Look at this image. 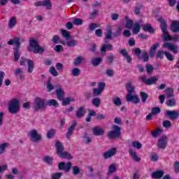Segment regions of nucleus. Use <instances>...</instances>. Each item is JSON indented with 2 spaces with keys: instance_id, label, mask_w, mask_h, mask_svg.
<instances>
[{
  "instance_id": "nucleus-1",
  "label": "nucleus",
  "mask_w": 179,
  "mask_h": 179,
  "mask_svg": "<svg viewBox=\"0 0 179 179\" xmlns=\"http://www.w3.org/2000/svg\"><path fill=\"white\" fill-rule=\"evenodd\" d=\"M7 44L8 45H13V44H15V47L13 48L14 50V58L13 62H17L20 58V52H19V50H20V38L17 36L13 37V38L10 39L7 42Z\"/></svg>"
},
{
  "instance_id": "nucleus-2",
  "label": "nucleus",
  "mask_w": 179,
  "mask_h": 179,
  "mask_svg": "<svg viewBox=\"0 0 179 179\" xmlns=\"http://www.w3.org/2000/svg\"><path fill=\"white\" fill-rule=\"evenodd\" d=\"M28 51L30 52H34V54H43V52L45 51V48L40 46L38 41L34 39V38H30L29 48H28Z\"/></svg>"
},
{
  "instance_id": "nucleus-3",
  "label": "nucleus",
  "mask_w": 179,
  "mask_h": 179,
  "mask_svg": "<svg viewBox=\"0 0 179 179\" xmlns=\"http://www.w3.org/2000/svg\"><path fill=\"white\" fill-rule=\"evenodd\" d=\"M158 22L160 23V29L163 33L162 38L164 41H173V36L167 31V22L163 18H159Z\"/></svg>"
},
{
  "instance_id": "nucleus-4",
  "label": "nucleus",
  "mask_w": 179,
  "mask_h": 179,
  "mask_svg": "<svg viewBox=\"0 0 179 179\" xmlns=\"http://www.w3.org/2000/svg\"><path fill=\"white\" fill-rule=\"evenodd\" d=\"M33 108L34 111H41V110H45L47 108V103L45 99L36 97L34 100Z\"/></svg>"
},
{
  "instance_id": "nucleus-5",
  "label": "nucleus",
  "mask_w": 179,
  "mask_h": 179,
  "mask_svg": "<svg viewBox=\"0 0 179 179\" xmlns=\"http://www.w3.org/2000/svg\"><path fill=\"white\" fill-rule=\"evenodd\" d=\"M8 113L10 114H17L20 111V102L16 99H13L8 102Z\"/></svg>"
},
{
  "instance_id": "nucleus-6",
  "label": "nucleus",
  "mask_w": 179,
  "mask_h": 179,
  "mask_svg": "<svg viewBox=\"0 0 179 179\" xmlns=\"http://www.w3.org/2000/svg\"><path fill=\"white\" fill-rule=\"evenodd\" d=\"M133 52L136 55L137 58L140 60L143 61V62H149V54L145 50H141V48H136L133 50Z\"/></svg>"
},
{
  "instance_id": "nucleus-7",
  "label": "nucleus",
  "mask_w": 179,
  "mask_h": 179,
  "mask_svg": "<svg viewBox=\"0 0 179 179\" xmlns=\"http://www.w3.org/2000/svg\"><path fill=\"white\" fill-rule=\"evenodd\" d=\"M112 131L108 133V138L110 139H118L121 136V127L117 125H112Z\"/></svg>"
},
{
  "instance_id": "nucleus-8",
  "label": "nucleus",
  "mask_w": 179,
  "mask_h": 179,
  "mask_svg": "<svg viewBox=\"0 0 179 179\" xmlns=\"http://www.w3.org/2000/svg\"><path fill=\"white\" fill-rule=\"evenodd\" d=\"M71 169H72V162H61L59 163L58 169L59 170V171H63L65 173H69Z\"/></svg>"
},
{
  "instance_id": "nucleus-9",
  "label": "nucleus",
  "mask_w": 179,
  "mask_h": 179,
  "mask_svg": "<svg viewBox=\"0 0 179 179\" xmlns=\"http://www.w3.org/2000/svg\"><path fill=\"white\" fill-rule=\"evenodd\" d=\"M34 5L36 6V8H38V6H44L46 8V9H48V10L52 9V3L50 0L36 1L34 3Z\"/></svg>"
},
{
  "instance_id": "nucleus-10",
  "label": "nucleus",
  "mask_w": 179,
  "mask_h": 179,
  "mask_svg": "<svg viewBox=\"0 0 179 179\" xmlns=\"http://www.w3.org/2000/svg\"><path fill=\"white\" fill-rule=\"evenodd\" d=\"M126 101L127 103H133V104H139L141 99L138 94H127L126 95Z\"/></svg>"
},
{
  "instance_id": "nucleus-11",
  "label": "nucleus",
  "mask_w": 179,
  "mask_h": 179,
  "mask_svg": "<svg viewBox=\"0 0 179 179\" xmlns=\"http://www.w3.org/2000/svg\"><path fill=\"white\" fill-rule=\"evenodd\" d=\"M55 87L57 88L55 91L57 99L59 100V101H62L64 99H65V91L59 84H57Z\"/></svg>"
},
{
  "instance_id": "nucleus-12",
  "label": "nucleus",
  "mask_w": 179,
  "mask_h": 179,
  "mask_svg": "<svg viewBox=\"0 0 179 179\" xmlns=\"http://www.w3.org/2000/svg\"><path fill=\"white\" fill-rule=\"evenodd\" d=\"M115 155H117V148H112L109 150L105 152L102 155V156H103V159H105V160H107V159L113 157V156H115Z\"/></svg>"
},
{
  "instance_id": "nucleus-13",
  "label": "nucleus",
  "mask_w": 179,
  "mask_h": 179,
  "mask_svg": "<svg viewBox=\"0 0 179 179\" xmlns=\"http://www.w3.org/2000/svg\"><path fill=\"white\" fill-rule=\"evenodd\" d=\"M163 48H168L170 51H172L174 54L178 53V46L173 43H164L162 45Z\"/></svg>"
},
{
  "instance_id": "nucleus-14",
  "label": "nucleus",
  "mask_w": 179,
  "mask_h": 179,
  "mask_svg": "<svg viewBox=\"0 0 179 179\" xmlns=\"http://www.w3.org/2000/svg\"><path fill=\"white\" fill-rule=\"evenodd\" d=\"M29 136L32 138V142H38L41 141V134H38L37 130L33 129L29 132Z\"/></svg>"
},
{
  "instance_id": "nucleus-15",
  "label": "nucleus",
  "mask_w": 179,
  "mask_h": 179,
  "mask_svg": "<svg viewBox=\"0 0 179 179\" xmlns=\"http://www.w3.org/2000/svg\"><path fill=\"white\" fill-rule=\"evenodd\" d=\"M167 147V136H164L158 140V148L164 150Z\"/></svg>"
},
{
  "instance_id": "nucleus-16",
  "label": "nucleus",
  "mask_w": 179,
  "mask_h": 179,
  "mask_svg": "<svg viewBox=\"0 0 179 179\" xmlns=\"http://www.w3.org/2000/svg\"><path fill=\"white\" fill-rule=\"evenodd\" d=\"M166 115L169 120L174 121V120H177L179 117V112L177 110H167Z\"/></svg>"
},
{
  "instance_id": "nucleus-17",
  "label": "nucleus",
  "mask_w": 179,
  "mask_h": 179,
  "mask_svg": "<svg viewBox=\"0 0 179 179\" xmlns=\"http://www.w3.org/2000/svg\"><path fill=\"white\" fill-rule=\"evenodd\" d=\"M141 80L145 85H148V86H150V85H155L156 82H157V78L156 77H151L150 78L146 79L145 76H142L141 77Z\"/></svg>"
},
{
  "instance_id": "nucleus-18",
  "label": "nucleus",
  "mask_w": 179,
  "mask_h": 179,
  "mask_svg": "<svg viewBox=\"0 0 179 179\" xmlns=\"http://www.w3.org/2000/svg\"><path fill=\"white\" fill-rule=\"evenodd\" d=\"M92 134L95 136H101V135L104 134V129L100 127H94L92 129Z\"/></svg>"
},
{
  "instance_id": "nucleus-19",
  "label": "nucleus",
  "mask_w": 179,
  "mask_h": 179,
  "mask_svg": "<svg viewBox=\"0 0 179 179\" xmlns=\"http://www.w3.org/2000/svg\"><path fill=\"white\" fill-rule=\"evenodd\" d=\"M142 29L143 31H146L148 33H150V34H155V32L156 31V30L153 29V27H152V24H143Z\"/></svg>"
},
{
  "instance_id": "nucleus-20",
  "label": "nucleus",
  "mask_w": 179,
  "mask_h": 179,
  "mask_svg": "<svg viewBox=\"0 0 179 179\" xmlns=\"http://www.w3.org/2000/svg\"><path fill=\"white\" fill-rule=\"evenodd\" d=\"M171 30L173 33H179V21L173 20L171 24Z\"/></svg>"
},
{
  "instance_id": "nucleus-21",
  "label": "nucleus",
  "mask_w": 179,
  "mask_h": 179,
  "mask_svg": "<svg viewBox=\"0 0 179 179\" xmlns=\"http://www.w3.org/2000/svg\"><path fill=\"white\" fill-rule=\"evenodd\" d=\"M160 47V44L159 43H157L154 44L150 49V57L153 58L155 55H156V51L157 50V48Z\"/></svg>"
},
{
  "instance_id": "nucleus-22",
  "label": "nucleus",
  "mask_w": 179,
  "mask_h": 179,
  "mask_svg": "<svg viewBox=\"0 0 179 179\" xmlns=\"http://www.w3.org/2000/svg\"><path fill=\"white\" fill-rule=\"evenodd\" d=\"M56 153L59 156L64 152V145L60 141H57L55 143Z\"/></svg>"
},
{
  "instance_id": "nucleus-23",
  "label": "nucleus",
  "mask_w": 179,
  "mask_h": 179,
  "mask_svg": "<svg viewBox=\"0 0 179 179\" xmlns=\"http://www.w3.org/2000/svg\"><path fill=\"white\" fill-rule=\"evenodd\" d=\"M86 114V110H85V106H80L76 111V117L77 118H82Z\"/></svg>"
},
{
  "instance_id": "nucleus-24",
  "label": "nucleus",
  "mask_w": 179,
  "mask_h": 179,
  "mask_svg": "<svg viewBox=\"0 0 179 179\" xmlns=\"http://www.w3.org/2000/svg\"><path fill=\"white\" fill-rule=\"evenodd\" d=\"M120 54L126 58L127 61V64H132V57L128 54V52H127V50L122 49L120 50Z\"/></svg>"
},
{
  "instance_id": "nucleus-25",
  "label": "nucleus",
  "mask_w": 179,
  "mask_h": 179,
  "mask_svg": "<svg viewBox=\"0 0 179 179\" xmlns=\"http://www.w3.org/2000/svg\"><path fill=\"white\" fill-rule=\"evenodd\" d=\"M129 155L132 157L133 160L136 162V163H139L141 162V157H138V154H136V152H135L134 150L130 149L129 150Z\"/></svg>"
},
{
  "instance_id": "nucleus-26",
  "label": "nucleus",
  "mask_w": 179,
  "mask_h": 179,
  "mask_svg": "<svg viewBox=\"0 0 179 179\" xmlns=\"http://www.w3.org/2000/svg\"><path fill=\"white\" fill-rule=\"evenodd\" d=\"M163 176H164V171L162 170L154 171L152 173V178L155 179L163 178Z\"/></svg>"
},
{
  "instance_id": "nucleus-27",
  "label": "nucleus",
  "mask_w": 179,
  "mask_h": 179,
  "mask_svg": "<svg viewBox=\"0 0 179 179\" xmlns=\"http://www.w3.org/2000/svg\"><path fill=\"white\" fill-rule=\"evenodd\" d=\"M126 90H127V94L135 93V87L132 85V81H129L126 85Z\"/></svg>"
},
{
  "instance_id": "nucleus-28",
  "label": "nucleus",
  "mask_w": 179,
  "mask_h": 179,
  "mask_svg": "<svg viewBox=\"0 0 179 179\" xmlns=\"http://www.w3.org/2000/svg\"><path fill=\"white\" fill-rule=\"evenodd\" d=\"M43 162L46 163L48 166H52V163H54V157L50 155H45L43 157Z\"/></svg>"
},
{
  "instance_id": "nucleus-29",
  "label": "nucleus",
  "mask_w": 179,
  "mask_h": 179,
  "mask_svg": "<svg viewBox=\"0 0 179 179\" xmlns=\"http://www.w3.org/2000/svg\"><path fill=\"white\" fill-rule=\"evenodd\" d=\"M126 22L125 27L126 29H132L134 27V21L132 20H129V17L126 15L124 17Z\"/></svg>"
},
{
  "instance_id": "nucleus-30",
  "label": "nucleus",
  "mask_w": 179,
  "mask_h": 179,
  "mask_svg": "<svg viewBox=\"0 0 179 179\" xmlns=\"http://www.w3.org/2000/svg\"><path fill=\"white\" fill-rule=\"evenodd\" d=\"M47 106H52L53 107H55V108H58V107H59V103H58V101L55 99H49L46 101V107Z\"/></svg>"
},
{
  "instance_id": "nucleus-31",
  "label": "nucleus",
  "mask_w": 179,
  "mask_h": 179,
  "mask_svg": "<svg viewBox=\"0 0 179 179\" xmlns=\"http://www.w3.org/2000/svg\"><path fill=\"white\" fill-rule=\"evenodd\" d=\"M59 157L62 159H67V160H72V159H73L72 155L66 151H63Z\"/></svg>"
},
{
  "instance_id": "nucleus-32",
  "label": "nucleus",
  "mask_w": 179,
  "mask_h": 179,
  "mask_svg": "<svg viewBox=\"0 0 179 179\" xmlns=\"http://www.w3.org/2000/svg\"><path fill=\"white\" fill-rule=\"evenodd\" d=\"M113 37V29L111 26L106 27V40H111Z\"/></svg>"
},
{
  "instance_id": "nucleus-33",
  "label": "nucleus",
  "mask_w": 179,
  "mask_h": 179,
  "mask_svg": "<svg viewBox=\"0 0 179 179\" xmlns=\"http://www.w3.org/2000/svg\"><path fill=\"white\" fill-rule=\"evenodd\" d=\"M92 104L96 108H99V107H100V104H101V99L98 97L93 98L92 99Z\"/></svg>"
},
{
  "instance_id": "nucleus-34",
  "label": "nucleus",
  "mask_w": 179,
  "mask_h": 179,
  "mask_svg": "<svg viewBox=\"0 0 179 179\" xmlns=\"http://www.w3.org/2000/svg\"><path fill=\"white\" fill-rule=\"evenodd\" d=\"M60 32L64 38H66V40H70L71 33L69 31H67L66 29H61Z\"/></svg>"
},
{
  "instance_id": "nucleus-35",
  "label": "nucleus",
  "mask_w": 179,
  "mask_h": 179,
  "mask_svg": "<svg viewBox=\"0 0 179 179\" xmlns=\"http://www.w3.org/2000/svg\"><path fill=\"white\" fill-rule=\"evenodd\" d=\"M17 23V21L16 20V17H12L8 21V27L10 29H13Z\"/></svg>"
},
{
  "instance_id": "nucleus-36",
  "label": "nucleus",
  "mask_w": 179,
  "mask_h": 179,
  "mask_svg": "<svg viewBox=\"0 0 179 179\" xmlns=\"http://www.w3.org/2000/svg\"><path fill=\"white\" fill-rule=\"evenodd\" d=\"M62 101V106H69L71 102L73 103V101H75V99L69 97L65 99L64 98Z\"/></svg>"
},
{
  "instance_id": "nucleus-37",
  "label": "nucleus",
  "mask_w": 179,
  "mask_h": 179,
  "mask_svg": "<svg viewBox=\"0 0 179 179\" xmlns=\"http://www.w3.org/2000/svg\"><path fill=\"white\" fill-rule=\"evenodd\" d=\"M27 64H28V72L29 73H31V72L34 71V62L31 59H28Z\"/></svg>"
},
{
  "instance_id": "nucleus-38",
  "label": "nucleus",
  "mask_w": 179,
  "mask_h": 179,
  "mask_svg": "<svg viewBox=\"0 0 179 179\" xmlns=\"http://www.w3.org/2000/svg\"><path fill=\"white\" fill-rule=\"evenodd\" d=\"M140 97L142 101V103H146V101H148V99H149V95L148 94V93L145 92H141Z\"/></svg>"
},
{
  "instance_id": "nucleus-39",
  "label": "nucleus",
  "mask_w": 179,
  "mask_h": 179,
  "mask_svg": "<svg viewBox=\"0 0 179 179\" xmlns=\"http://www.w3.org/2000/svg\"><path fill=\"white\" fill-rule=\"evenodd\" d=\"M115 171H117V166L115 164H110L108 167V176L113 174V173H115Z\"/></svg>"
},
{
  "instance_id": "nucleus-40",
  "label": "nucleus",
  "mask_w": 179,
  "mask_h": 179,
  "mask_svg": "<svg viewBox=\"0 0 179 179\" xmlns=\"http://www.w3.org/2000/svg\"><path fill=\"white\" fill-rule=\"evenodd\" d=\"M101 62V57L94 58L91 61V64H92V65L94 66H99V65H100Z\"/></svg>"
},
{
  "instance_id": "nucleus-41",
  "label": "nucleus",
  "mask_w": 179,
  "mask_h": 179,
  "mask_svg": "<svg viewBox=\"0 0 179 179\" xmlns=\"http://www.w3.org/2000/svg\"><path fill=\"white\" fill-rule=\"evenodd\" d=\"M8 146L9 143H3L2 144H0V155H3V153H5L6 148H8Z\"/></svg>"
},
{
  "instance_id": "nucleus-42",
  "label": "nucleus",
  "mask_w": 179,
  "mask_h": 179,
  "mask_svg": "<svg viewBox=\"0 0 179 179\" xmlns=\"http://www.w3.org/2000/svg\"><path fill=\"white\" fill-rule=\"evenodd\" d=\"M165 91L166 92L167 97H169V98L173 97V96H174V89L173 88L169 87V88H166L165 90Z\"/></svg>"
},
{
  "instance_id": "nucleus-43",
  "label": "nucleus",
  "mask_w": 179,
  "mask_h": 179,
  "mask_svg": "<svg viewBox=\"0 0 179 179\" xmlns=\"http://www.w3.org/2000/svg\"><path fill=\"white\" fill-rule=\"evenodd\" d=\"M132 31L133 34H138L141 31V24L139 23H135Z\"/></svg>"
},
{
  "instance_id": "nucleus-44",
  "label": "nucleus",
  "mask_w": 179,
  "mask_h": 179,
  "mask_svg": "<svg viewBox=\"0 0 179 179\" xmlns=\"http://www.w3.org/2000/svg\"><path fill=\"white\" fill-rule=\"evenodd\" d=\"M54 136H55V129H51L48 130L47 132V138H48V139H52Z\"/></svg>"
},
{
  "instance_id": "nucleus-45",
  "label": "nucleus",
  "mask_w": 179,
  "mask_h": 179,
  "mask_svg": "<svg viewBox=\"0 0 179 179\" xmlns=\"http://www.w3.org/2000/svg\"><path fill=\"white\" fill-rule=\"evenodd\" d=\"M83 61V57H82V56H78L74 59L73 65H76V66H78L80 64H82Z\"/></svg>"
},
{
  "instance_id": "nucleus-46",
  "label": "nucleus",
  "mask_w": 179,
  "mask_h": 179,
  "mask_svg": "<svg viewBox=\"0 0 179 179\" xmlns=\"http://www.w3.org/2000/svg\"><path fill=\"white\" fill-rule=\"evenodd\" d=\"M131 146L138 150H139V149H142V144L139 143V141H132Z\"/></svg>"
},
{
  "instance_id": "nucleus-47",
  "label": "nucleus",
  "mask_w": 179,
  "mask_h": 179,
  "mask_svg": "<svg viewBox=\"0 0 179 179\" xmlns=\"http://www.w3.org/2000/svg\"><path fill=\"white\" fill-rule=\"evenodd\" d=\"M66 45L67 47H76V45H78V41L72 39L69 41H66Z\"/></svg>"
},
{
  "instance_id": "nucleus-48",
  "label": "nucleus",
  "mask_w": 179,
  "mask_h": 179,
  "mask_svg": "<svg viewBox=\"0 0 179 179\" xmlns=\"http://www.w3.org/2000/svg\"><path fill=\"white\" fill-rule=\"evenodd\" d=\"M83 139H85L84 142L86 145H89V143H91L92 142V140L90 137H89V134H87V133H84Z\"/></svg>"
},
{
  "instance_id": "nucleus-49",
  "label": "nucleus",
  "mask_w": 179,
  "mask_h": 179,
  "mask_svg": "<svg viewBox=\"0 0 179 179\" xmlns=\"http://www.w3.org/2000/svg\"><path fill=\"white\" fill-rule=\"evenodd\" d=\"M161 112L162 109L160 108V107H153L151 110V113L154 115H157V114H160Z\"/></svg>"
},
{
  "instance_id": "nucleus-50",
  "label": "nucleus",
  "mask_w": 179,
  "mask_h": 179,
  "mask_svg": "<svg viewBox=\"0 0 179 179\" xmlns=\"http://www.w3.org/2000/svg\"><path fill=\"white\" fill-rule=\"evenodd\" d=\"M113 104L117 106V107H120L122 104V101H121L120 97H115L113 99Z\"/></svg>"
},
{
  "instance_id": "nucleus-51",
  "label": "nucleus",
  "mask_w": 179,
  "mask_h": 179,
  "mask_svg": "<svg viewBox=\"0 0 179 179\" xmlns=\"http://www.w3.org/2000/svg\"><path fill=\"white\" fill-rule=\"evenodd\" d=\"M73 24H76V26H80L83 24V20L81 18H75L73 20Z\"/></svg>"
},
{
  "instance_id": "nucleus-52",
  "label": "nucleus",
  "mask_w": 179,
  "mask_h": 179,
  "mask_svg": "<svg viewBox=\"0 0 179 179\" xmlns=\"http://www.w3.org/2000/svg\"><path fill=\"white\" fill-rule=\"evenodd\" d=\"M72 76H79L80 75V70L79 68H73L71 71Z\"/></svg>"
},
{
  "instance_id": "nucleus-53",
  "label": "nucleus",
  "mask_w": 179,
  "mask_h": 179,
  "mask_svg": "<svg viewBox=\"0 0 179 179\" xmlns=\"http://www.w3.org/2000/svg\"><path fill=\"white\" fill-rule=\"evenodd\" d=\"M92 92H93V95L94 96H101V93L103 91L99 88H94L92 90Z\"/></svg>"
},
{
  "instance_id": "nucleus-54",
  "label": "nucleus",
  "mask_w": 179,
  "mask_h": 179,
  "mask_svg": "<svg viewBox=\"0 0 179 179\" xmlns=\"http://www.w3.org/2000/svg\"><path fill=\"white\" fill-rule=\"evenodd\" d=\"M50 73H51V75H52V76H58V75H59L58 73V72L57 71V70L55 69V67H54V66H52L49 70Z\"/></svg>"
},
{
  "instance_id": "nucleus-55",
  "label": "nucleus",
  "mask_w": 179,
  "mask_h": 179,
  "mask_svg": "<svg viewBox=\"0 0 179 179\" xmlns=\"http://www.w3.org/2000/svg\"><path fill=\"white\" fill-rule=\"evenodd\" d=\"M54 89V86L51 84V79H49L47 82L46 90L47 92H51Z\"/></svg>"
},
{
  "instance_id": "nucleus-56",
  "label": "nucleus",
  "mask_w": 179,
  "mask_h": 179,
  "mask_svg": "<svg viewBox=\"0 0 179 179\" xmlns=\"http://www.w3.org/2000/svg\"><path fill=\"white\" fill-rule=\"evenodd\" d=\"M147 73L150 75V73H153V66L149 64L145 66Z\"/></svg>"
},
{
  "instance_id": "nucleus-57",
  "label": "nucleus",
  "mask_w": 179,
  "mask_h": 179,
  "mask_svg": "<svg viewBox=\"0 0 179 179\" xmlns=\"http://www.w3.org/2000/svg\"><path fill=\"white\" fill-rule=\"evenodd\" d=\"M77 125H78V121L74 120H73V122H72L71 127H69V129H70L71 131H72L73 132L75 131V129L76 128Z\"/></svg>"
},
{
  "instance_id": "nucleus-58",
  "label": "nucleus",
  "mask_w": 179,
  "mask_h": 179,
  "mask_svg": "<svg viewBox=\"0 0 179 179\" xmlns=\"http://www.w3.org/2000/svg\"><path fill=\"white\" fill-rule=\"evenodd\" d=\"M80 173V168L78 166H75L73 167V176H78Z\"/></svg>"
},
{
  "instance_id": "nucleus-59",
  "label": "nucleus",
  "mask_w": 179,
  "mask_h": 179,
  "mask_svg": "<svg viewBox=\"0 0 179 179\" xmlns=\"http://www.w3.org/2000/svg\"><path fill=\"white\" fill-rule=\"evenodd\" d=\"M164 128H171V122L169 120H164L162 122Z\"/></svg>"
},
{
  "instance_id": "nucleus-60",
  "label": "nucleus",
  "mask_w": 179,
  "mask_h": 179,
  "mask_svg": "<svg viewBox=\"0 0 179 179\" xmlns=\"http://www.w3.org/2000/svg\"><path fill=\"white\" fill-rule=\"evenodd\" d=\"M141 9H142V5L138 4L135 7L134 13L135 15H140Z\"/></svg>"
},
{
  "instance_id": "nucleus-61",
  "label": "nucleus",
  "mask_w": 179,
  "mask_h": 179,
  "mask_svg": "<svg viewBox=\"0 0 179 179\" xmlns=\"http://www.w3.org/2000/svg\"><path fill=\"white\" fill-rule=\"evenodd\" d=\"M62 177V173L57 172L52 175V179H60Z\"/></svg>"
},
{
  "instance_id": "nucleus-62",
  "label": "nucleus",
  "mask_w": 179,
  "mask_h": 179,
  "mask_svg": "<svg viewBox=\"0 0 179 179\" xmlns=\"http://www.w3.org/2000/svg\"><path fill=\"white\" fill-rule=\"evenodd\" d=\"M166 106H168V107H174V106H176V100H174V99H169L166 102Z\"/></svg>"
},
{
  "instance_id": "nucleus-63",
  "label": "nucleus",
  "mask_w": 179,
  "mask_h": 179,
  "mask_svg": "<svg viewBox=\"0 0 179 179\" xmlns=\"http://www.w3.org/2000/svg\"><path fill=\"white\" fill-rule=\"evenodd\" d=\"M97 27H99V24H97V23H91L89 25V29L91 31H93V30H94V29H97Z\"/></svg>"
},
{
  "instance_id": "nucleus-64",
  "label": "nucleus",
  "mask_w": 179,
  "mask_h": 179,
  "mask_svg": "<svg viewBox=\"0 0 179 179\" xmlns=\"http://www.w3.org/2000/svg\"><path fill=\"white\" fill-rule=\"evenodd\" d=\"M173 169L176 173H179V162L178 161L175 162L173 165Z\"/></svg>"
}]
</instances>
